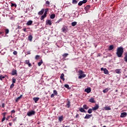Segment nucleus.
Segmentation results:
<instances>
[{
    "label": "nucleus",
    "instance_id": "14",
    "mask_svg": "<svg viewBox=\"0 0 127 127\" xmlns=\"http://www.w3.org/2000/svg\"><path fill=\"white\" fill-rule=\"evenodd\" d=\"M22 98V95H21L20 96H19L18 97H17L16 100H15V102L16 103H17V102H18V101H19V100H20V99Z\"/></svg>",
    "mask_w": 127,
    "mask_h": 127
},
{
    "label": "nucleus",
    "instance_id": "34",
    "mask_svg": "<svg viewBox=\"0 0 127 127\" xmlns=\"http://www.w3.org/2000/svg\"><path fill=\"white\" fill-rule=\"evenodd\" d=\"M77 3H78V1L76 0H72V3H73V4H76Z\"/></svg>",
    "mask_w": 127,
    "mask_h": 127
},
{
    "label": "nucleus",
    "instance_id": "19",
    "mask_svg": "<svg viewBox=\"0 0 127 127\" xmlns=\"http://www.w3.org/2000/svg\"><path fill=\"white\" fill-rule=\"evenodd\" d=\"M79 110L81 112V113H85V109L83 108H80L79 109Z\"/></svg>",
    "mask_w": 127,
    "mask_h": 127
},
{
    "label": "nucleus",
    "instance_id": "32",
    "mask_svg": "<svg viewBox=\"0 0 127 127\" xmlns=\"http://www.w3.org/2000/svg\"><path fill=\"white\" fill-rule=\"evenodd\" d=\"M32 38H33L32 36L31 35L29 36L28 40H29V41H32Z\"/></svg>",
    "mask_w": 127,
    "mask_h": 127
},
{
    "label": "nucleus",
    "instance_id": "13",
    "mask_svg": "<svg viewBox=\"0 0 127 127\" xmlns=\"http://www.w3.org/2000/svg\"><path fill=\"white\" fill-rule=\"evenodd\" d=\"M43 12H44V9H42L41 11H40L38 13V14L39 15H42L43 14Z\"/></svg>",
    "mask_w": 127,
    "mask_h": 127
},
{
    "label": "nucleus",
    "instance_id": "53",
    "mask_svg": "<svg viewBox=\"0 0 127 127\" xmlns=\"http://www.w3.org/2000/svg\"><path fill=\"white\" fill-rule=\"evenodd\" d=\"M54 96H55V95L54 94H52L51 95V98H54Z\"/></svg>",
    "mask_w": 127,
    "mask_h": 127
},
{
    "label": "nucleus",
    "instance_id": "12",
    "mask_svg": "<svg viewBox=\"0 0 127 127\" xmlns=\"http://www.w3.org/2000/svg\"><path fill=\"white\" fill-rule=\"evenodd\" d=\"M122 71V69H116L115 70V72L117 73V74H121L122 73V71Z\"/></svg>",
    "mask_w": 127,
    "mask_h": 127
},
{
    "label": "nucleus",
    "instance_id": "3",
    "mask_svg": "<svg viewBox=\"0 0 127 127\" xmlns=\"http://www.w3.org/2000/svg\"><path fill=\"white\" fill-rule=\"evenodd\" d=\"M62 30L63 32L66 33V32H67V30H68V28L66 26H64L62 28Z\"/></svg>",
    "mask_w": 127,
    "mask_h": 127
},
{
    "label": "nucleus",
    "instance_id": "25",
    "mask_svg": "<svg viewBox=\"0 0 127 127\" xmlns=\"http://www.w3.org/2000/svg\"><path fill=\"white\" fill-rule=\"evenodd\" d=\"M12 75H16H16H17V73L16 72V70H13L12 71Z\"/></svg>",
    "mask_w": 127,
    "mask_h": 127
},
{
    "label": "nucleus",
    "instance_id": "6",
    "mask_svg": "<svg viewBox=\"0 0 127 127\" xmlns=\"http://www.w3.org/2000/svg\"><path fill=\"white\" fill-rule=\"evenodd\" d=\"M84 92L89 94V93H91V88L90 87L87 88L84 90Z\"/></svg>",
    "mask_w": 127,
    "mask_h": 127
},
{
    "label": "nucleus",
    "instance_id": "23",
    "mask_svg": "<svg viewBox=\"0 0 127 127\" xmlns=\"http://www.w3.org/2000/svg\"><path fill=\"white\" fill-rule=\"evenodd\" d=\"M71 25H72V26H76V25H77V22H76V21L72 22L71 23Z\"/></svg>",
    "mask_w": 127,
    "mask_h": 127
},
{
    "label": "nucleus",
    "instance_id": "2",
    "mask_svg": "<svg viewBox=\"0 0 127 127\" xmlns=\"http://www.w3.org/2000/svg\"><path fill=\"white\" fill-rule=\"evenodd\" d=\"M34 115H35V111L33 110L29 111L27 113L28 117H31V116H33Z\"/></svg>",
    "mask_w": 127,
    "mask_h": 127
},
{
    "label": "nucleus",
    "instance_id": "17",
    "mask_svg": "<svg viewBox=\"0 0 127 127\" xmlns=\"http://www.w3.org/2000/svg\"><path fill=\"white\" fill-rule=\"evenodd\" d=\"M89 101L90 102V103H96V102L95 101V100L93 98H90Z\"/></svg>",
    "mask_w": 127,
    "mask_h": 127
},
{
    "label": "nucleus",
    "instance_id": "39",
    "mask_svg": "<svg viewBox=\"0 0 127 127\" xmlns=\"http://www.w3.org/2000/svg\"><path fill=\"white\" fill-rule=\"evenodd\" d=\"M79 75H81V74H82L84 73V71H83V70H79V72H78Z\"/></svg>",
    "mask_w": 127,
    "mask_h": 127
},
{
    "label": "nucleus",
    "instance_id": "46",
    "mask_svg": "<svg viewBox=\"0 0 127 127\" xmlns=\"http://www.w3.org/2000/svg\"><path fill=\"white\" fill-rule=\"evenodd\" d=\"M7 114V113L6 112H4L3 113H2V115H3V117L4 118H5V115Z\"/></svg>",
    "mask_w": 127,
    "mask_h": 127
},
{
    "label": "nucleus",
    "instance_id": "45",
    "mask_svg": "<svg viewBox=\"0 0 127 127\" xmlns=\"http://www.w3.org/2000/svg\"><path fill=\"white\" fill-rule=\"evenodd\" d=\"M90 7H91V6H90L89 5H88L87 6H86L85 8L86 9H90Z\"/></svg>",
    "mask_w": 127,
    "mask_h": 127
},
{
    "label": "nucleus",
    "instance_id": "18",
    "mask_svg": "<svg viewBox=\"0 0 127 127\" xmlns=\"http://www.w3.org/2000/svg\"><path fill=\"white\" fill-rule=\"evenodd\" d=\"M104 110L105 111H111V107H104Z\"/></svg>",
    "mask_w": 127,
    "mask_h": 127
},
{
    "label": "nucleus",
    "instance_id": "1",
    "mask_svg": "<svg viewBox=\"0 0 127 127\" xmlns=\"http://www.w3.org/2000/svg\"><path fill=\"white\" fill-rule=\"evenodd\" d=\"M124 53V48L120 47L117 49L116 54L118 57H122L123 54Z\"/></svg>",
    "mask_w": 127,
    "mask_h": 127
},
{
    "label": "nucleus",
    "instance_id": "4",
    "mask_svg": "<svg viewBox=\"0 0 127 127\" xmlns=\"http://www.w3.org/2000/svg\"><path fill=\"white\" fill-rule=\"evenodd\" d=\"M47 14V12H45L43 15H42L41 17V20H43L45 18V17H46Z\"/></svg>",
    "mask_w": 127,
    "mask_h": 127
},
{
    "label": "nucleus",
    "instance_id": "61",
    "mask_svg": "<svg viewBox=\"0 0 127 127\" xmlns=\"http://www.w3.org/2000/svg\"><path fill=\"white\" fill-rule=\"evenodd\" d=\"M18 29H20V28H21V27L19 26H18Z\"/></svg>",
    "mask_w": 127,
    "mask_h": 127
},
{
    "label": "nucleus",
    "instance_id": "7",
    "mask_svg": "<svg viewBox=\"0 0 127 127\" xmlns=\"http://www.w3.org/2000/svg\"><path fill=\"white\" fill-rule=\"evenodd\" d=\"M25 64H27V65H28L29 67H31V66H32V64H31L29 62V60H26Z\"/></svg>",
    "mask_w": 127,
    "mask_h": 127
},
{
    "label": "nucleus",
    "instance_id": "30",
    "mask_svg": "<svg viewBox=\"0 0 127 127\" xmlns=\"http://www.w3.org/2000/svg\"><path fill=\"white\" fill-rule=\"evenodd\" d=\"M65 88H66L68 90H70V87L69 86V85L68 84H65L64 86Z\"/></svg>",
    "mask_w": 127,
    "mask_h": 127
},
{
    "label": "nucleus",
    "instance_id": "11",
    "mask_svg": "<svg viewBox=\"0 0 127 127\" xmlns=\"http://www.w3.org/2000/svg\"><path fill=\"white\" fill-rule=\"evenodd\" d=\"M46 24L47 25H52V22H51V20H48L46 21Z\"/></svg>",
    "mask_w": 127,
    "mask_h": 127
},
{
    "label": "nucleus",
    "instance_id": "42",
    "mask_svg": "<svg viewBox=\"0 0 127 127\" xmlns=\"http://www.w3.org/2000/svg\"><path fill=\"white\" fill-rule=\"evenodd\" d=\"M57 94H58L57 91H56V90H54V94H55L56 96H57Z\"/></svg>",
    "mask_w": 127,
    "mask_h": 127
},
{
    "label": "nucleus",
    "instance_id": "22",
    "mask_svg": "<svg viewBox=\"0 0 127 127\" xmlns=\"http://www.w3.org/2000/svg\"><path fill=\"white\" fill-rule=\"evenodd\" d=\"M61 79H62V80H63V81H64L65 80V78H64V73H62L60 76Z\"/></svg>",
    "mask_w": 127,
    "mask_h": 127
},
{
    "label": "nucleus",
    "instance_id": "21",
    "mask_svg": "<svg viewBox=\"0 0 127 127\" xmlns=\"http://www.w3.org/2000/svg\"><path fill=\"white\" fill-rule=\"evenodd\" d=\"M109 90H111V88H106L103 90V93H107V92H109Z\"/></svg>",
    "mask_w": 127,
    "mask_h": 127
},
{
    "label": "nucleus",
    "instance_id": "31",
    "mask_svg": "<svg viewBox=\"0 0 127 127\" xmlns=\"http://www.w3.org/2000/svg\"><path fill=\"white\" fill-rule=\"evenodd\" d=\"M92 112H93V109H89L88 110L87 113H88V114H92Z\"/></svg>",
    "mask_w": 127,
    "mask_h": 127
},
{
    "label": "nucleus",
    "instance_id": "60",
    "mask_svg": "<svg viewBox=\"0 0 127 127\" xmlns=\"http://www.w3.org/2000/svg\"><path fill=\"white\" fill-rule=\"evenodd\" d=\"M12 124H11V123H9V126H10V127H11V126H12Z\"/></svg>",
    "mask_w": 127,
    "mask_h": 127
},
{
    "label": "nucleus",
    "instance_id": "26",
    "mask_svg": "<svg viewBox=\"0 0 127 127\" xmlns=\"http://www.w3.org/2000/svg\"><path fill=\"white\" fill-rule=\"evenodd\" d=\"M50 18H51V19H54V18H55V14H51L50 15Z\"/></svg>",
    "mask_w": 127,
    "mask_h": 127
},
{
    "label": "nucleus",
    "instance_id": "8",
    "mask_svg": "<svg viewBox=\"0 0 127 127\" xmlns=\"http://www.w3.org/2000/svg\"><path fill=\"white\" fill-rule=\"evenodd\" d=\"M85 77H86V74H79L78 79H83V78H85Z\"/></svg>",
    "mask_w": 127,
    "mask_h": 127
},
{
    "label": "nucleus",
    "instance_id": "40",
    "mask_svg": "<svg viewBox=\"0 0 127 127\" xmlns=\"http://www.w3.org/2000/svg\"><path fill=\"white\" fill-rule=\"evenodd\" d=\"M14 87V83H12L10 86V89H12Z\"/></svg>",
    "mask_w": 127,
    "mask_h": 127
},
{
    "label": "nucleus",
    "instance_id": "55",
    "mask_svg": "<svg viewBox=\"0 0 127 127\" xmlns=\"http://www.w3.org/2000/svg\"><path fill=\"white\" fill-rule=\"evenodd\" d=\"M5 121V117H3L1 122H4Z\"/></svg>",
    "mask_w": 127,
    "mask_h": 127
},
{
    "label": "nucleus",
    "instance_id": "24",
    "mask_svg": "<svg viewBox=\"0 0 127 127\" xmlns=\"http://www.w3.org/2000/svg\"><path fill=\"white\" fill-rule=\"evenodd\" d=\"M83 107L85 110H88L89 109V107L87 105H84Z\"/></svg>",
    "mask_w": 127,
    "mask_h": 127
},
{
    "label": "nucleus",
    "instance_id": "27",
    "mask_svg": "<svg viewBox=\"0 0 127 127\" xmlns=\"http://www.w3.org/2000/svg\"><path fill=\"white\" fill-rule=\"evenodd\" d=\"M104 71V74H109V70H108V69H107V68H105Z\"/></svg>",
    "mask_w": 127,
    "mask_h": 127
},
{
    "label": "nucleus",
    "instance_id": "5",
    "mask_svg": "<svg viewBox=\"0 0 127 127\" xmlns=\"http://www.w3.org/2000/svg\"><path fill=\"white\" fill-rule=\"evenodd\" d=\"M127 112H124V113H121L120 117H121V118H126V117H127Z\"/></svg>",
    "mask_w": 127,
    "mask_h": 127
},
{
    "label": "nucleus",
    "instance_id": "9",
    "mask_svg": "<svg viewBox=\"0 0 127 127\" xmlns=\"http://www.w3.org/2000/svg\"><path fill=\"white\" fill-rule=\"evenodd\" d=\"M99 109V105L96 104V106L92 108V111H97Z\"/></svg>",
    "mask_w": 127,
    "mask_h": 127
},
{
    "label": "nucleus",
    "instance_id": "44",
    "mask_svg": "<svg viewBox=\"0 0 127 127\" xmlns=\"http://www.w3.org/2000/svg\"><path fill=\"white\" fill-rule=\"evenodd\" d=\"M40 57V56L39 55H36L35 57V59H36L37 60L38 59H39Z\"/></svg>",
    "mask_w": 127,
    "mask_h": 127
},
{
    "label": "nucleus",
    "instance_id": "37",
    "mask_svg": "<svg viewBox=\"0 0 127 127\" xmlns=\"http://www.w3.org/2000/svg\"><path fill=\"white\" fill-rule=\"evenodd\" d=\"M12 80V84H14V83L16 82V79L14 78H13Z\"/></svg>",
    "mask_w": 127,
    "mask_h": 127
},
{
    "label": "nucleus",
    "instance_id": "63",
    "mask_svg": "<svg viewBox=\"0 0 127 127\" xmlns=\"http://www.w3.org/2000/svg\"><path fill=\"white\" fill-rule=\"evenodd\" d=\"M24 31L25 32H26V28H25V29H24Z\"/></svg>",
    "mask_w": 127,
    "mask_h": 127
},
{
    "label": "nucleus",
    "instance_id": "20",
    "mask_svg": "<svg viewBox=\"0 0 127 127\" xmlns=\"http://www.w3.org/2000/svg\"><path fill=\"white\" fill-rule=\"evenodd\" d=\"M59 121L60 122V123L63 121V116H61V117H59Z\"/></svg>",
    "mask_w": 127,
    "mask_h": 127
},
{
    "label": "nucleus",
    "instance_id": "28",
    "mask_svg": "<svg viewBox=\"0 0 127 127\" xmlns=\"http://www.w3.org/2000/svg\"><path fill=\"white\" fill-rule=\"evenodd\" d=\"M69 55L67 53H65V54H64L63 55V57H64V58H66V57H67V56H68Z\"/></svg>",
    "mask_w": 127,
    "mask_h": 127
},
{
    "label": "nucleus",
    "instance_id": "64",
    "mask_svg": "<svg viewBox=\"0 0 127 127\" xmlns=\"http://www.w3.org/2000/svg\"><path fill=\"white\" fill-rule=\"evenodd\" d=\"M126 78H127V75L125 76Z\"/></svg>",
    "mask_w": 127,
    "mask_h": 127
},
{
    "label": "nucleus",
    "instance_id": "36",
    "mask_svg": "<svg viewBox=\"0 0 127 127\" xmlns=\"http://www.w3.org/2000/svg\"><path fill=\"white\" fill-rule=\"evenodd\" d=\"M124 60L125 62H127V54H126Z\"/></svg>",
    "mask_w": 127,
    "mask_h": 127
},
{
    "label": "nucleus",
    "instance_id": "16",
    "mask_svg": "<svg viewBox=\"0 0 127 127\" xmlns=\"http://www.w3.org/2000/svg\"><path fill=\"white\" fill-rule=\"evenodd\" d=\"M33 99L34 100L35 103H37V102H38V101L39 100V97H34Z\"/></svg>",
    "mask_w": 127,
    "mask_h": 127
},
{
    "label": "nucleus",
    "instance_id": "57",
    "mask_svg": "<svg viewBox=\"0 0 127 127\" xmlns=\"http://www.w3.org/2000/svg\"><path fill=\"white\" fill-rule=\"evenodd\" d=\"M105 68L104 67H101V71H104Z\"/></svg>",
    "mask_w": 127,
    "mask_h": 127
},
{
    "label": "nucleus",
    "instance_id": "49",
    "mask_svg": "<svg viewBox=\"0 0 127 127\" xmlns=\"http://www.w3.org/2000/svg\"><path fill=\"white\" fill-rule=\"evenodd\" d=\"M67 106H68V108H69L70 107V101H68L67 103Z\"/></svg>",
    "mask_w": 127,
    "mask_h": 127
},
{
    "label": "nucleus",
    "instance_id": "10",
    "mask_svg": "<svg viewBox=\"0 0 127 127\" xmlns=\"http://www.w3.org/2000/svg\"><path fill=\"white\" fill-rule=\"evenodd\" d=\"M92 114H90V115H89V114H86V116H85V117H84V119H90V118H91V117H92Z\"/></svg>",
    "mask_w": 127,
    "mask_h": 127
},
{
    "label": "nucleus",
    "instance_id": "15",
    "mask_svg": "<svg viewBox=\"0 0 127 127\" xmlns=\"http://www.w3.org/2000/svg\"><path fill=\"white\" fill-rule=\"evenodd\" d=\"M33 22V21H32L31 20H29L27 22L26 25L28 26L31 25L32 24Z\"/></svg>",
    "mask_w": 127,
    "mask_h": 127
},
{
    "label": "nucleus",
    "instance_id": "56",
    "mask_svg": "<svg viewBox=\"0 0 127 127\" xmlns=\"http://www.w3.org/2000/svg\"><path fill=\"white\" fill-rule=\"evenodd\" d=\"M11 114H14V113H15V110H12L11 111Z\"/></svg>",
    "mask_w": 127,
    "mask_h": 127
},
{
    "label": "nucleus",
    "instance_id": "54",
    "mask_svg": "<svg viewBox=\"0 0 127 127\" xmlns=\"http://www.w3.org/2000/svg\"><path fill=\"white\" fill-rule=\"evenodd\" d=\"M60 21H62V18L60 19L57 21L58 23H59V22H60Z\"/></svg>",
    "mask_w": 127,
    "mask_h": 127
},
{
    "label": "nucleus",
    "instance_id": "29",
    "mask_svg": "<svg viewBox=\"0 0 127 127\" xmlns=\"http://www.w3.org/2000/svg\"><path fill=\"white\" fill-rule=\"evenodd\" d=\"M114 49V46L113 45L109 46V50H113Z\"/></svg>",
    "mask_w": 127,
    "mask_h": 127
},
{
    "label": "nucleus",
    "instance_id": "33",
    "mask_svg": "<svg viewBox=\"0 0 127 127\" xmlns=\"http://www.w3.org/2000/svg\"><path fill=\"white\" fill-rule=\"evenodd\" d=\"M5 78V76L3 75H0V80H1V81H2V79H4Z\"/></svg>",
    "mask_w": 127,
    "mask_h": 127
},
{
    "label": "nucleus",
    "instance_id": "51",
    "mask_svg": "<svg viewBox=\"0 0 127 127\" xmlns=\"http://www.w3.org/2000/svg\"><path fill=\"white\" fill-rule=\"evenodd\" d=\"M46 4L49 5V4H50V2H49V1H46Z\"/></svg>",
    "mask_w": 127,
    "mask_h": 127
},
{
    "label": "nucleus",
    "instance_id": "38",
    "mask_svg": "<svg viewBox=\"0 0 127 127\" xmlns=\"http://www.w3.org/2000/svg\"><path fill=\"white\" fill-rule=\"evenodd\" d=\"M5 32L6 34H8L9 32V30H8V29H6L5 30Z\"/></svg>",
    "mask_w": 127,
    "mask_h": 127
},
{
    "label": "nucleus",
    "instance_id": "52",
    "mask_svg": "<svg viewBox=\"0 0 127 127\" xmlns=\"http://www.w3.org/2000/svg\"><path fill=\"white\" fill-rule=\"evenodd\" d=\"M10 118V116H8L6 119V121H8V120H9Z\"/></svg>",
    "mask_w": 127,
    "mask_h": 127
},
{
    "label": "nucleus",
    "instance_id": "48",
    "mask_svg": "<svg viewBox=\"0 0 127 127\" xmlns=\"http://www.w3.org/2000/svg\"><path fill=\"white\" fill-rule=\"evenodd\" d=\"M81 1L82 2V3H86L87 1V0H83Z\"/></svg>",
    "mask_w": 127,
    "mask_h": 127
},
{
    "label": "nucleus",
    "instance_id": "47",
    "mask_svg": "<svg viewBox=\"0 0 127 127\" xmlns=\"http://www.w3.org/2000/svg\"><path fill=\"white\" fill-rule=\"evenodd\" d=\"M13 54L14 55H17V52H16V51H14L13 52Z\"/></svg>",
    "mask_w": 127,
    "mask_h": 127
},
{
    "label": "nucleus",
    "instance_id": "59",
    "mask_svg": "<svg viewBox=\"0 0 127 127\" xmlns=\"http://www.w3.org/2000/svg\"><path fill=\"white\" fill-rule=\"evenodd\" d=\"M75 118H79V114H77L75 116Z\"/></svg>",
    "mask_w": 127,
    "mask_h": 127
},
{
    "label": "nucleus",
    "instance_id": "35",
    "mask_svg": "<svg viewBox=\"0 0 127 127\" xmlns=\"http://www.w3.org/2000/svg\"><path fill=\"white\" fill-rule=\"evenodd\" d=\"M42 63H43V62H42V60H41L40 62L38 63V66H41Z\"/></svg>",
    "mask_w": 127,
    "mask_h": 127
},
{
    "label": "nucleus",
    "instance_id": "50",
    "mask_svg": "<svg viewBox=\"0 0 127 127\" xmlns=\"http://www.w3.org/2000/svg\"><path fill=\"white\" fill-rule=\"evenodd\" d=\"M16 120H17V117H15L14 119L12 120L13 122H16Z\"/></svg>",
    "mask_w": 127,
    "mask_h": 127
},
{
    "label": "nucleus",
    "instance_id": "62",
    "mask_svg": "<svg viewBox=\"0 0 127 127\" xmlns=\"http://www.w3.org/2000/svg\"><path fill=\"white\" fill-rule=\"evenodd\" d=\"M47 11H48V8L46 9V11H45V12H47Z\"/></svg>",
    "mask_w": 127,
    "mask_h": 127
},
{
    "label": "nucleus",
    "instance_id": "58",
    "mask_svg": "<svg viewBox=\"0 0 127 127\" xmlns=\"http://www.w3.org/2000/svg\"><path fill=\"white\" fill-rule=\"evenodd\" d=\"M2 108H4V103L2 104Z\"/></svg>",
    "mask_w": 127,
    "mask_h": 127
},
{
    "label": "nucleus",
    "instance_id": "41",
    "mask_svg": "<svg viewBox=\"0 0 127 127\" xmlns=\"http://www.w3.org/2000/svg\"><path fill=\"white\" fill-rule=\"evenodd\" d=\"M11 6H15V7H16L17 5L15 3H11Z\"/></svg>",
    "mask_w": 127,
    "mask_h": 127
},
{
    "label": "nucleus",
    "instance_id": "43",
    "mask_svg": "<svg viewBox=\"0 0 127 127\" xmlns=\"http://www.w3.org/2000/svg\"><path fill=\"white\" fill-rule=\"evenodd\" d=\"M83 4V2L82 1H80L78 2V5L81 6Z\"/></svg>",
    "mask_w": 127,
    "mask_h": 127
}]
</instances>
